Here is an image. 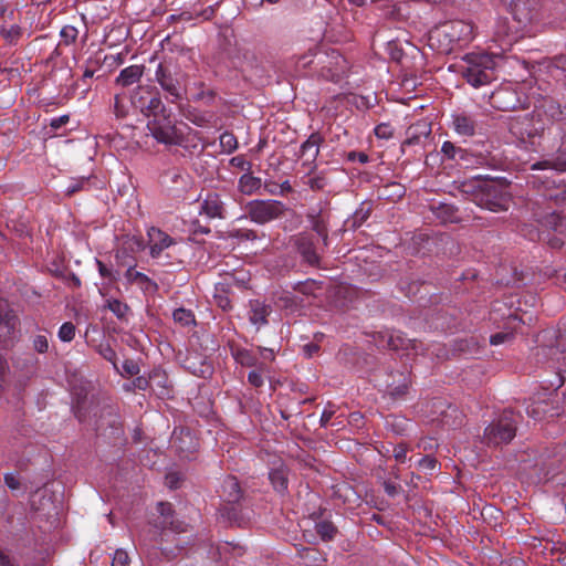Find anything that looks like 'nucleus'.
I'll return each instance as SVG.
<instances>
[{
    "label": "nucleus",
    "instance_id": "nucleus-12",
    "mask_svg": "<svg viewBox=\"0 0 566 566\" xmlns=\"http://www.w3.org/2000/svg\"><path fill=\"white\" fill-rule=\"evenodd\" d=\"M410 385L411 378L409 373L391 371L388 375L386 391L391 399L401 400L408 395Z\"/></svg>",
    "mask_w": 566,
    "mask_h": 566
},
{
    "label": "nucleus",
    "instance_id": "nucleus-45",
    "mask_svg": "<svg viewBox=\"0 0 566 566\" xmlns=\"http://www.w3.org/2000/svg\"><path fill=\"white\" fill-rule=\"evenodd\" d=\"M312 190L319 191L324 190L328 185V180L326 176L321 172L317 175L308 176L307 181L305 182Z\"/></svg>",
    "mask_w": 566,
    "mask_h": 566
},
{
    "label": "nucleus",
    "instance_id": "nucleus-29",
    "mask_svg": "<svg viewBox=\"0 0 566 566\" xmlns=\"http://www.w3.org/2000/svg\"><path fill=\"white\" fill-rule=\"evenodd\" d=\"M157 88L155 86L150 85H139L137 88L133 92L130 96V101L134 107L140 109H144L146 101L151 97L153 92H155Z\"/></svg>",
    "mask_w": 566,
    "mask_h": 566
},
{
    "label": "nucleus",
    "instance_id": "nucleus-17",
    "mask_svg": "<svg viewBox=\"0 0 566 566\" xmlns=\"http://www.w3.org/2000/svg\"><path fill=\"white\" fill-rule=\"evenodd\" d=\"M170 443L180 453H189L195 448L193 437L186 428H176L172 431Z\"/></svg>",
    "mask_w": 566,
    "mask_h": 566
},
{
    "label": "nucleus",
    "instance_id": "nucleus-51",
    "mask_svg": "<svg viewBox=\"0 0 566 566\" xmlns=\"http://www.w3.org/2000/svg\"><path fill=\"white\" fill-rule=\"evenodd\" d=\"M108 308L118 317L124 318L128 312V305L122 303L118 300L108 301Z\"/></svg>",
    "mask_w": 566,
    "mask_h": 566
},
{
    "label": "nucleus",
    "instance_id": "nucleus-6",
    "mask_svg": "<svg viewBox=\"0 0 566 566\" xmlns=\"http://www.w3.org/2000/svg\"><path fill=\"white\" fill-rule=\"evenodd\" d=\"M462 76L474 87L491 83L495 78L492 59L488 55L471 59Z\"/></svg>",
    "mask_w": 566,
    "mask_h": 566
},
{
    "label": "nucleus",
    "instance_id": "nucleus-60",
    "mask_svg": "<svg viewBox=\"0 0 566 566\" xmlns=\"http://www.w3.org/2000/svg\"><path fill=\"white\" fill-rule=\"evenodd\" d=\"M114 114L117 118H124L127 115V108L123 104V99L119 94H116L114 97Z\"/></svg>",
    "mask_w": 566,
    "mask_h": 566
},
{
    "label": "nucleus",
    "instance_id": "nucleus-61",
    "mask_svg": "<svg viewBox=\"0 0 566 566\" xmlns=\"http://www.w3.org/2000/svg\"><path fill=\"white\" fill-rule=\"evenodd\" d=\"M134 384V387L137 388L138 390H147V389H154L153 387V381H151V374L149 375L148 378L144 377V376H138L134 379L133 381Z\"/></svg>",
    "mask_w": 566,
    "mask_h": 566
},
{
    "label": "nucleus",
    "instance_id": "nucleus-25",
    "mask_svg": "<svg viewBox=\"0 0 566 566\" xmlns=\"http://www.w3.org/2000/svg\"><path fill=\"white\" fill-rule=\"evenodd\" d=\"M230 353L234 360L243 367H254L258 365V357L252 350L230 344Z\"/></svg>",
    "mask_w": 566,
    "mask_h": 566
},
{
    "label": "nucleus",
    "instance_id": "nucleus-1",
    "mask_svg": "<svg viewBox=\"0 0 566 566\" xmlns=\"http://www.w3.org/2000/svg\"><path fill=\"white\" fill-rule=\"evenodd\" d=\"M461 191L479 207L493 212L506 211L511 201L509 184L497 179H472L461 185Z\"/></svg>",
    "mask_w": 566,
    "mask_h": 566
},
{
    "label": "nucleus",
    "instance_id": "nucleus-48",
    "mask_svg": "<svg viewBox=\"0 0 566 566\" xmlns=\"http://www.w3.org/2000/svg\"><path fill=\"white\" fill-rule=\"evenodd\" d=\"M220 145L224 150H227L228 153H231L237 149L238 142H237L235 136L232 133L224 132L220 136Z\"/></svg>",
    "mask_w": 566,
    "mask_h": 566
},
{
    "label": "nucleus",
    "instance_id": "nucleus-26",
    "mask_svg": "<svg viewBox=\"0 0 566 566\" xmlns=\"http://www.w3.org/2000/svg\"><path fill=\"white\" fill-rule=\"evenodd\" d=\"M201 211L209 218H223V202L218 193H212L207 197L201 206Z\"/></svg>",
    "mask_w": 566,
    "mask_h": 566
},
{
    "label": "nucleus",
    "instance_id": "nucleus-59",
    "mask_svg": "<svg viewBox=\"0 0 566 566\" xmlns=\"http://www.w3.org/2000/svg\"><path fill=\"white\" fill-rule=\"evenodd\" d=\"M129 557L124 549H116L111 566H128Z\"/></svg>",
    "mask_w": 566,
    "mask_h": 566
},
{
    "label": "nucleus",
    "instance_id": "nucleus-14",
    "mask_svg": "<svg viewBox=\"0 0 566 566\" xmlns=\"http://www.w3.org/2000/svg\"><path fill=\"white\" fill-rule=\"evenodd\" d=\"M441 32L450 42H467L472 39L473 28L464 21L454 20L444 23Z\"/></svg>",
    "mask_w": 566,
    "mask_h": 566
},
{
    "label": "nucleus",
    "instance_id": "nucleus-10",
    "mask_svg": "<svg viewBox=\"0 0 566 566\" xmlns=\"http://www.w3.org/2000/svg\"><path fill=\"white\" fill-rule=\"evenodd\" d=\"M441 153L446 159L455 161L457 165L469 168L475 165H485L489 163V155L479 153L474 154L471 150L457 147L451 142H444Z\"/></svg>",
    "mask_w": 566,
    "mask_h": 566
},
{
    "label": "nucleus",
    "instance_id": "nucleus-42",
    "mask_svg": "<svg viewBox=\"0 0 566 566\" xmlns=\"http://www.w3.org/2000/svg\"><path fill=\"white\" fill-rule=\"evenodd\" d=\"M228 238L238 239L240 241H254L258 233L251 229H231L227 232Z\"/></svg>",
    "mask_w": 566,
    "mask_h": 566
},
{
    "label": "nucleus",
    "instance_id": "nucleus-21",
    "mask_svg": "<svg viewBox=\"0 0 566 566\" xmlns=\"http://www.w3.org/2000/svg\"><path fill=\"white\" fill-rule=\"evenodd\" d=\"M324 142L319 133H313L301 145V156L305 157L306 161L313 163L319 153V146Z\"/></svg>",
    "mask_w": 566,
    "mask_h": 566
},
{
    "label": "nucleus",
    "instance_id": "nucleus-36",
    "mask_svg": "<svg viewBox=\"0 0 566 566\" xmlns=\"http://www.w3.org/2000/svg\"><path fill=\"white\" fill-rule=\"evenodd\" d=\"M433 212L443 222H453L457 220L458 209L453 205L439 203V206L433 208Z\"/></svg>",
    "mask_w": 566,
    "mask_h": 566
},
{
    "label": "nucleus",
    "instance_id": "nucleus-30",
    "mask_svg": "<svg viewBox=\"0 0 566 566\" xmlns=\"http://www.w3.org/2000/svg\"><path fill=\"white\" fill-rule=\"evenodd\" d=\"M134 266L135 265H129L125 273V277L127 279V281L130 283H138L145 290H149V287H151L154 291H156L158 289L157 283L150 280L144 273L135 271Z\"/></svg>",
    "mask_w": 566,
    "mask_h": 566
},
{
    "label": "nucleus",
    "instance_id": "nucleus-33",
    "mask_svg": "<svg viewBox=\"0 0 566 566\" xmlns=\"http://www.w3.org/2000/svg\"><path fill=\"white\" fill-rule=\"evenodd\" d=\"M271 484L279 493H284L287 490L289 480L286 471L283 468L274 469L269 473Z\"/></svg>",
    "mask_w": 566,
    "mask_h": 566
},
{
    "label": "nucleus",
    "instance_id": "nucleus-34",
    "mask_svg": "<svg viewBox=\"0 0 566 566\" xmlns=\"http://www.w3.org/2000/svg\"><path fill=\"white\" fill-rule=\"evenodd\" d=\"M370 213L371 205L363 202L347 222H350V228L357 229L369 218Z\"/></svg>",
    "mask_w": 566,
    "mask_h": 566
},
{
    "label": "nucleus",
    "instance_id": "nucleus-9",
    "mask_svg": "<svg viewBox=\"0 0 566 566\" xmlns=\"http://www.w3.org/2000/svg\"><path fill=\"white\" fill-rule=\"evenodd\" d=\"M20 321L9 304L0 300V348L7 349L13 346Z\"/></svg>",
    "mask_w": 566,
    "mask_h": 566
},
{
    "label": "nucleus",
    "instance_id": "nucleus-53",
    "mask_svg": "<svg viewBox=\"0 0 566 566\" xmlns=\"http://www.w3.org/2000/svg\"><path fill=\"white\" fill-rule=\"evenodd\" d=\"M417 465L424 472L433 471L438 465V461L436 458L431 455H424L417 461Z\"/></svg>",
    "mask_w": 566,
    "mask_h": 566
},
{
    "label": "nucleus",
    "instance_id": "nucleus-44",
    "mask_svg": "<svg viewBox=\"0 0 566 566\" xmlns=\"http://www.w3.org/2000/svg\"><path fill=\"white\" fill-rule=\"evenodd\" d=\"M157 511L160 514V516L154 523H165L166 521H169L175 516L172 504L169 502H158Z\"/></svg>",
    "mask_w": 566,
    "mask_h": 566
},
{
    "label": "nucleus",
    "instance_id": "nucleus-13",
    "mask_svg": "<svg viewBox=\"0 0 566 566\" xmlns=\"http://www.w3.org/2000/svg\"><path fill=\"white\" fill-rule=\"evenodd\" d=\"M538 118H543L546 123H555L566 120V106L552 97H545L539 106L535 108Z\"/></svg>",
    "mask_w": 566,
    "mask_h": 566
},
{
    "label": "nucleus",
    "instance_id": "nucleus-27",
    "mask_svg": "<svg viewBox=\"0 0 566 566\" xmlns=\"http://www.w3.org/2000/svg\"><path fill=\"white\" fill-rule=\"evenodd\" d=\"M146 102L147 103L145 104L144 109H140L145 116H151L154 118L155 116H158L161 113L164 114L166 111H168L161 101V96L158 90L153 92L151 97H149Z\"/></svg>",
    "mask_w": 566,
    "mask_h": 566
},
{
    "label": "nucleus",
    "instance_id": "nucleus-63",
    "mask_svg": "<svg viewBox=\"0 0 566 566\" xmlns=\"http://www.w3.org/2000/svg\"><path fill=\"white\" fill-rule=\"evenodd\" d=\"M408 448L406 444L400 443L394 448V458L397 462L403 463L407 459Z\"/></svg>",
    "mask_w": 566,
    "mask_h": 566
},
{
    "label": "nucleus",
    "instance_id": "nucleus-52",
    "mask_svg": "<svg viewBox=\"0 0 566 566\" xmlns=\"http://www.w3.org/2000/svg\"><path fill=\"white\" fill-rule=\"evenodd\" d=\"M263 369H264V365L260 364L259 369L251 370L248 375V381L255 388L263 386V377H262Z\"/></svg>",
    "mask_w": 566,
    "mask_h": 566
},
{
    "label": "nucleus",
    "instance_id": "nucleus-18",
    "mask_svg": "<svg viewBox=\"0 0 566 566\" xmlns=\"http://www.w3.org/2000/svg\"><path fill=\"white\" fill-rule=\"evenodd\" d=\"M516 94L510 90H499L491 95V104L501 111H512L517 106Z\"/></svg>",
    "mask_w": 566,
    "mask_h": 566
},
{
    "label": "nucleus",
    "instance_id": "nucleus-38",
    "mask_svg": "<svg viewBox=\"0 0 566 566\" xmlns=\"http://www.w3.org/2000/svg\"><path fill=\"white\" fill-rule=\"evenodd\" d=\"M315 530L321 539L324 542L334 539L335 535L337 534V527L329 521L317 522L315 524Z\"/></svg>",
    "mask_w": 566,
    "mask_h": 566
},
{
    "label": "nucleus",
    "instance_id": "nucleus-16",
    "mask_svg": "<svg viewBox=\"0 0 566 566\" xmlns=\"http://www.w3.org/2000/svg\"><path fill=\"white\" fill-rule=\"evenodd\" d=\"M149 237V247H150V255L153 258H158L165 249L176 244L174 238L163 232L157 228H151L148 231Z\"/></svg>",
    "mask_w": 566,
    "mask_h": 566
},
{
    "label": "nucleus",
    "instance_id": "nucleus-56",
    "mask_svg": "<svg viewBox=\"0 0 566 566\" xmlns=\"http://www.w3.org/2000/svg\"><path fill=\"white\" fill-rule=\"evenodd\" d=\"M214 302H216L217 306L220 307L224 312L229 311L232 307L231 301L224 290L214 294Z\"/></svg>",
    "mask_w": 566,
    "mask_h": 566
},
{
    "label": "nucleus",
    "instance_id": "nucleus-57",
    "mask_svg": "<svg viewBox=\"0 0 566 566\" xmlns=\"http://www.w3.org/2000/svg\"><path fill=\"white\" fill-rule=\"evenodd\" d=\"M33 349L39 354H44L49 350V340L45 335H36L33 338Z\"/></svg>",
    "mask_w": 566,
    "mask_h": 566
},
{
    "label": "nucleus",
    "instance_id": "nucleus-19",
    "mask_svg": "<svg viewBox=\"0 0 566 566\" xmlns=\"http://www.w3.org/2000/svg\"><path fill=\"white\" fill-rule=\"evenodd\" d=\"M222 495L224 503H240L243 500V491L235 476L228 475L223 480Z\"/></svg>",
    "mask_w": 566,
    "mask_h": 566
},
{
    "label": "nucleus",
    "instance_id": "nucleus-7",
    "mask_svg": "<svg viewBox=\"0 0 566 566\" xmlns=\"http://www.w3.org/2000/svg\"><path fill=\"white\" fill-rule=\"evenodd\" d=\"M245 209L248 217L258 224L281 218L286 211V207L277 200H252Z\"/></svg>",
    "mask_w": 566,
    "mask_h": 566
},
{
    "label": "nucleus",
    "instance_id": "nucleus-46",
    "mask_svg": "<svg viewBox=\"0 0 566 566\" xmlns=\"http://www.w3.org/2000/svg\"><path fill=\"white\" fill-rule=\"evenodd\" d=\"M536 0H511V6L516 13L528 14L534 9Z\"/></svg>",
    "mask_w": 566,
    "mask_h": 566
},
{
    "label": "nucleus",
    "instance_id": "nucleus-22",
    "mask_svg": "<svg viewBox=\"0 0 566 566\" xmlns=\"http://www.w3.org/2000/svg\"><path fill=\"white\" fill-rule=\"evenodd\" d=\"M271 313V306L259 300L250 301V322L254 325H264L268 323V316Z\"/></svg>",
    "mask_w": 566,
    "mask_h": 566
},
{
    "label": "nucleus",
    "instance_id": "nucleus-23",
    "mask_svg": "<svg viewBox=\"0 0 566 566\" xmlns=\"http://www.w3.org/2000/svg\"><path fill=\"white\" fill-rule=\"evenodd\" d=\"M453 126L458 134L462 136H473L476 128L475 119L467 113L453 115Z\"/></svg>",
    "mask_w": 566,
    "mask_h": 566
},
{
    "label": "nucleus",
    "instance_id": "nucleus-58",
    "mask_svg": "<svg viewBox=\"0 0 566 566\" xmlns=\"http://www.w3.org/2000/svg\"><path fill=\"white\" fill-rule=\"evenodd\" d=\"M375 135L378 138L389 139L394 135V128L391 127L390 124L381 123V124L376 126Z\"/></svg>",
    "mask_w": 566,
    "mask_h": 566
},
{
    "label": "nucleus",
    "instance_id": "nucleus-24",
    "mask_svg": "<svg viewBox=\"0 0 566 566\" xmlns=\"http://www.w3.org/2000/svg\"><path fill=\"white\" fill-rule=\"evenodd\" d=\"M221 517L231 525L242 526L244 517L241 512L240 503H223L219 509Z\"/></svg>",
    "mask_w": 566,
    "mask_h": 566
},
{
    "label": "nucleus",
    "instance_id": "nucleus-31",
    "mask_svg": "<svg viewBox=\"0 0 566 566\" xmlns=\"http://www.w3.org/2000/svg\"><path fill=\"white\" fill-rule=\"evenodd\" d=\"M292 289L305 296L317 297V292L323 289V282L308 279L302 282L295 283Z\"/></svg>",
    "mask_w": 566,
    "mask_h": 566
},
{
    "label": "nucleus",
    "instance_id": "nucleus-40",
    "mask_svg": "<svg viewBox=\"0 0 566 566\" xmlns=\"http://www.w3.org/2000/svg\"><path fill=\"white\" fill-rule=\"evenodd\" d=\"M405 187L398 182H391L382 188L381 196L389 200L400 199L405 195Z\"/></svg>",
    "mask_w": 566,
    "mask_h": 566
},
{
    "label": "nucleus",
    "instance_id": "nucleus-49",
    "mask_svg": "<svg viewBox=\"0 0 566 566\" xmlns=\"http://www.w3.org/2000/svg\"><path fill=\"white\" fill-rule=\"evenodd\" d=\"M75 336V325L71 322H65L59 329V338L62 342H71Z\"/></svg>",
    "mask_w": 566,
    "mask_h": 566
},
{
    "label": "nucleus",
    "instance_id": "nucleus-20",
    "mask_svg": "<svg viewBox=\"0 0 566 566\" xmlns=\"http://www.w3.org/2000/svg\"><path fill=\"white\" fill-rule=\"evenodd\" d=\"M144 65H130L120 71L119 75L115 80V84L122 87H128L140 81L144 74Z\"/></svg>",
    "mask_w": 566,
    "mask_h": 566
},
{
    "label": "nucleus",
    "instance_id": "nucleus-50",
    "mask_svg": "<svg viewBox=\"0 0 566 566\" xmlns=\"http://www.w3.org/2000/svg\"><path fill=\"white\" fill-rule=\"evenodd\" d=\"M123 371L119 370L122 376H136L139 374V365L134 359H126L122 365Z\"/></svg>",
    "mask_w": 566,
    "mask_h": 566
},
{
    "label": "nucleus",
    "instance_id": "nucleus-2",
    "mask_svg": "<svg viewBox=\"0 0 566 566\" xmlns=\"http://www.w3.org/2000/svg\"><path fill=\"white\" fill-rule=\"evenodd\" d=\"M157 83L167 94L170 103H177L186 95L187 74L172 60L160 62L155 72Z\"/></svg>",
    "mask_w": 566,
    "mask_h": 566
},
{
    "label": "nucleus",
    "instance_id": "nucleus-3",
    "mask_svg": "<svg viewBox=\"0 0 566 566\" xmlns=\"http://www.w3.org/2000/svg\"><path fill=\"white\" fill-rule=\"evenodd\" d=\"M517 416L505 410L497 420L491 422L484 430L482 442L489 447L509 443L516 434Z\"/></svg>",
    "mask_w": 566,
    "mask_h": 566
},
{
    "label": "nucleus",
    "instance_id": "nucleus-11",
    "mask_svg": "<svg viewBox=\"0 0 566 566\" xmlns=\"http://www.w3.org/2000/svg\"><path fill=\"white\" fill-rule=\"evenodd\" d=\"M458 310L454 307H434L424 314L429 326L438 331H448L455 327Z\"/></svg>",
    "mask_w": 566,
    "mask_h": 566
},
{
    "label": "nucleus",
    "instance_id": "nucleus-54",
    "mask_svg": "<svg viewBox=\"0 0 566 566\" xmlns=\"http://www.w3.org/2000/svg\"><path fill=\"white\" fill-rule=\"evenodd\" d=\"M2 36L10 43H15L21 36V28L19 25H12L10 29H2Z\"/></svg>",
    "mask_w": 566,
    "mask_h": 566
},
{
    "label": "nucleus",
    "instance_id": "nucleus-43",
    "mask_svg": "<svg viewBox=\"0 0 566 566\" xmlns=\"http://www.w3.org/2000/svg\"><path fill=\"white\" fill-rule=\"evenodd\" d=\"M172 317L176 323L181 324L182 326H189L190 324H195V315L190 310L186 308H177L174 311Z\"/></svg>",
    "mask_w": 566,
    "mask_h": 566
},
{
    "label": "nucleus",
    "instance_id": "nucleus-32",
    "mask_svg": "<svg viewBox=\"0 0 566 566\" xmlns=\"http://www.w3.org/2000/svg\"><path fill=\"white\" fill-rule=\"evenodd\" d=\"M298 556L303 559L306 566H321L326 562L324 555L313 547H303L298 551Z\"/></svg>",
    "mask_w": 566,
    "mask_h": 566
},
{
    "label": "nucleus",
    "instance_id": "nucleus-55",
    "mask_svg": "<svg viewBox=\"0 0 566 566\" xmlns=\"http://www.w3.org/2000/svg\"><path fill=\"white\" fill-rule=\"evenodd\" d=\"M90 182V178H81L78 180H74L67 188H66V196L71 197L74 193L85 190L86 186Z\"/></svg>",
    "mask_w": 566,
    "mask_h": 566
},
{
    "label": "nucleus",
    "instance_id": "nucleus-37",
    "mask_svg": "<svg viewBox=\"0 0 566 566\" xmlns=\"http://www.w3.org/2000/svg\"><path fill=\"white\" fill-rule=\"evenodd\" d=\"M151 381H153V390L157 389V395L160 397L169 396L170 390L168 388V380L164 373L159 370H154L151 373Z\"/></svg>",
    "mask_w": 566,
    "mask_h": 566
},
{
    "label": "nucleus",
    "instance_id": "nucleus-47",
    "mask_svg": "<svg viewBox=\"0 0 566 566\" xmlns=\"http://www.w3.org/2000/svg\"><path fill=\"white\" fill-rule=\"evenodd\" d=\"M60 35L63 44L71 45L75 43L78 35V31L73 25H64L60 32Z\"/></svg>",
    "mask_w": 566,
    "mask_h": 566
},
{
    "label": "nucleus",
    "instance_id": "nucleus-41",
    "mask_svg": "<svg viewBox=\"0 0 566 566\" xmlns=\"http://www.w3.org/2000/svg\"><path fill=\"white\" fill-rule=\"evenodd\" d=\"M97 353L107 361L112 363L114 369L119 373V368L117 365V357L115 350L112 348L109 344H99L96 347Z\"/></svg>",
    "mask_w": 566,
    "mask_h": 566
},
{
    "label": "nucleus",
    "instance_id": "nucleus-8",
    "mask_svg": "<svg viewBox=\"0 0 566 566\" xmlns=\"http://www.w3.org/2000/svg\"><path fill=\"white\" fill-rule=\"evenodd\" d=\"M292 249L300 254L302 262L312 266H321V251L315 243V239L307 232L297 233L290 239Z\"/></svg>",
    "mask_w": 566,
    "mask_h": 566
},
{
    "label": "nucleus",
    "instance_id": "nucleus-5",
    "mask_svg": "<svg viewBox=\"0 0 566 566\" xmlns=\"http://www.w3.org/2000/svg\"><path fill=\"white\" fill-rule=\"evenodd\" d=\"M546 129V122L538 118L535 111L531 114L511 117L509 130L521 140L539 137Z\"/></svg>",
    "mask_w": 566,
    "mask_h": 566
},
{
    "label": "nucleus",
    "instance_id": "nucleus-62",
    "mask_svg": "<svg viewBox=\"0 0 566 566\" xmlns=\"http://www.w3.org/2000/svg\"><path fill=\"white\" fill-rule=\"evenodd\" d=\"M334 415H335L334 406L331 402H328L327 407L324 409V411L321 416V420H319L321 427L326 428L329 423V420L333 418Z\"/></svg>",
    "mask_w": 566,
    "mask_h": 566
},
{
    "label": "nucleus",
    "instance_id": "nucleus-64",
    "mask_svg": "<svg viewBox=\"0 0 566 566\" xmlns=\"http://www.w3.org/2000/svg\"><path fill=\"white\" fill-rule=\"evenodd\" d=\"M549 67H555L566 72V54H559L552 59Z\"/></svg>",
    "mask_w": 566,
    "mask_h": 566
},
{
    "label": "nucleus",
    "instance_id": "nucleus-28",
    "mask_svg": "<svg viewBox=\"0 0 566 566\" xmlns=\"http://www.w3.org/2000/svg\"><path fill=\"white\" fill-rule=\"evenodd\" d=\"M261 186H262L261 178L254 177L250 172L243 174L239 178V182H238L239 191L247 196H251L252 193H254L256 190H259L261 188Z\"/></svg>",
    "mask_w": 566,
    "mask_h": 566
},
{
    "label": "nucleus",
    "instance_id": "nucleus-4",
    "mask_svg": "<svg viewBox=\"0 0 566 566\" xmlns=\"http://www.w3.org/2000/svg\"><path fill=\"white\" fill-rule=\"evenodd\" d=\"M150 135L160 144L185 145L184 133L177 128L170 109L155 116L147 123Z\"/></svg>",
    "mask_w": 566,
    "mask_h": 566
},
{
    "label": "nucleus",
    "instance_id": "nucleus-35",
    "mask_svg": "<svg viewBox=\"0 0 566 566\" xmlns=\"http://www.w3.org/2000/svg\"><path fill=\"white\" fill-rule=\"evenodd\" d=\"M312 218V229L317 233L318 237L322 238V242L324 247L328 245V228L327 222L322 213L316 216H311Z\"/></svg>",
    "mask_w": 566,
    "mask_h": 566
},
{
    "label": "nucleus",
    "instance_id": "nucleus-15",
    "mask_svg": "<svg viewBox=\"0 0 566 566\" xmlns=\"http://www.w3.org/2000/svg\"><path fill=\"white\" fill-rule=\"evenodd\" d=\"M431 134V124L426 120H419L408 127L406 130V139L401 145L402 151L407 147L420 145L422 140L427 139Z\"/></svg>",
    "mask_w": 566,
    "mask_h": 566
},
{
    "label": "nucleus",
    "instance_id": "nucleus-39",
    "mask_svg": "<svg viewBox=\"0 0 566 566\" xmlns=\"http://www.w3.org/2000/svg\"><path fill=\"white\" fill-rule=\"evenodd\" d=\"M153 525L156 527V528H160V530H170L175 533H185L188 531V524L185 523L184 521H180L178 518H176V516H174L171 520L169 521H166L165 523H153Z\"/></svg>",
    "mask_w": 566,
    "mask_h": 566
}]
</instances>
